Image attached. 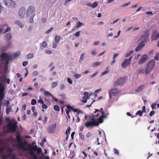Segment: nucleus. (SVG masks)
Segmentation results:
<instances>
[{"mask_svg":"<svg viewBox=\"0 0 159 159\" xmlns=\"http://www.w3.org/2000/svg\"><path fill=\"white\" fill-rule=\"evenodd\" d=\"M38 102L39 103H40L42 104H43L44 103L42 99H39L38 100Z\"/></svg>","mask_w":159,"mask_h":159,"instance_id":"nucleus-57","label":"nucleus"},{"mask_svg":"<svg viewBox=\"0 0 159 159\" xmlns=\"http://www.w3.org/2000/svg\"><path fill=\"white\" fill-rule=\"evenodd\" d=\"M98 4V3L97 2H95L93 4H92V7L93 8H94L97 6Z\"/></svg>","mask_w":159,"mask_h":159,"instance_id":"nucleus-32","label":"nucleus"},{"mask_svg":"<svg viewBox=\"0 0 159 159\" xmlns=\"http://www.w3.org/2000/svg\"><path fill=\"white\" fill-rule=\"evenodd\" d=\"M15 24L18 25L20 28H23L24 27V25L19 20H16L15 22Z\"/></svg>","mask_w":159,"mask_h":159,"instance_id":"nucleus-20","label":"nucleus"},{"mask_svg":"<svg viewBox=\"0 0 159 159\" xmlns=\"http://www.w3.org/2000/svg\"><path fill=\"white\" fill-rule=\"evenodd\" d=\"M5 3L6 5L10 7H14L16 6V2L13 0H5Z\"/></svg>","mask_w":159,"mask_h":159,"instance_id":"nucleus-9","label":"nucleus"},{"mask_svg":"<svg viewBox=\"0 0 159 159\" xmlns=\"http://www.w3.org/2000/svg\"><path fill=\"white\" fill-rule=\"evenodd\" d=\"M70 127H69V128L67 130H66V140H67L68 138V134H67V131L68 132V133H69V134H70Z\"/></svg>","mask_w":159,"mask_h":159,"instance_id":"nucleus-37","label":"nucleus"},{"mask_svg":"<svg viewBox=\"0 0 159 159\" xmlns=\"http://www.w3.org/2000/svg\"><path fill=\"white\" fill-rule=\"evenodd\" d=\"M66 113L67 115V117L69 118H70V116L69 115V112L70 111V110H69V109H66Z\"/></svg>","mask_w":159,"mask_h":159,"instance_id":"nucleus-46","label":"nucleus"},{"mask_svg":"<svg viewBox=\"0 0 159 159\" xmlns=\"http://www.w3.org/2000/svg\"><path fill=\"white\" fill-rule=\"evenodd\" d=\"M98 121L99 122V123H102L103 122V118L101 116L99 117Z\"/></svg>","mask_w":159,"mask_h":159,"instance_id":"nucleus-40","label":"nucleus"},{"mask_svg":"<svg viewBox=\"0 0 159 159\" xmlns=\"http://www.w3.org/2000/svg\"><path fill=\"white\" fill-rule=\"evenodd\" d=\"M101 64V62L100 61H97L96 62L93 64V67H96L97 66L99 65H100Z\"/></svg>","mask_w":159,"mask_h":159,"instance_id":"nucleus-30","label":"nucleus"},{"mask_svg":"<svg viewBox=\"0 0 159 159\" xmlns=\"http://www.w3.org/2000/svg\"><path fill=\"white\" fill-rule=\"evenodd\" d=\"M89 117H90V120H92V122H94V124H99L98 123L96 122L95 120V118L94 117V116L93 115L92 116H89Z\"/></svg>","mask_w":159,"mask_h":159,"instance_id":"nucleus-24","label":"nucleus"},{"mask_svg":"<svg viewBox=\"0 0 159 159\" xmlns=\"http://www.w3.org/2000/svg\"><path fill=\"white\" fill-rule=\"evenodd\" d=\"M79 135H80V138L82 139H84V136L82 133H80Z\"/></svg>","mask_w":159,"mask_h":159,"instance_id":"nucleus-59","label":"nucleus"},{"mask_svg":"<svg viewBox=\"0 0 159 159\" xmlns=\"http://www.w3.org/2000/svg\"><path fill=\"white\" fill-rule=\"evenodd\" d=\"M114 153L117 155H118L119 154V150L116 149H114Z\"/></svg>","mask_w":159,"mask_h":159,"instance_id":"nucleus-53","label":"nucleus"},{"mask_svg":"<svg viewBox=\"0 0 159 159\" xmlns=\"http://www.w3.org/2000/svg\"><path fill=\"white\" fill-rule=\"evenodd\" d=\"M7 76H6V75H5V76L4 77L3 79V80L4 81H6L7 83L8 84H9L10 81V80L9 79L7 78Z\"/></svg>","mask_w":159,"mask_h":159,"instance_id":"nucleus-26","label":"nucleus"},{"mask_svg":"<svg viewBox=\"0 0 159 159\" xmlns=\"http://www.w3.org/2000/svg\"><path fill=\"white\" fill-rule=\"evenodd\" d=\"M34 55L32 53H29L27 55V57L28 58H31L33 57Z\"/></svg>","mask_w":159,"mask_h":159,"instance_id":"nucleus-42","label":"nucleus"},{"mask_svg":"<svg viewBox=\"0 0 159 159\" xmlns=\"http://www.w3.org/2000/svg\"><path fill=\"white\" fill-rule=\"evenodd\" d=\"M45 52L48 54H50L52 53V51L49 50H47L45 51Z\"/></svg>","mask_w":159,"mask_h":159,"instance_id":"nucleus-63","label":"nucleus"},{"mask_svg":"<svg viewBox=\"0 0 159 159\" xmlns=\"http://www.w3.org/2000/svg\"><path fill=\"white\" fill-rule=\"evenodd\" d=\"M133 52V50H131L129 52H128L126 55V57H128L130 56L132 53Z\"/></svg>","mask_w":159,"mask_h":159,"instance_id":"nucleus-43","label":"nucleus"},{"mask_svg":"<svg viewBox=\"0 0 159 159\" xmlns=\"http://www.w3.org/2000/svg\"><path fill=\"white\" fill-rule=\"evenodd\" d=\"M37 151L38 153H40L42 152V149L41 148H38L37 150Z\"/></svg>","mask_w":159,"mask_h":159,"instance_id":"nucleus-58","label":"nucleus"},{"mask_svg":"<svg viewBox=\"0 0 159 159\" xmlns=\"http://www.w3.org/2000/svg\"><path fill=\"white\" fill-rule=\"evenodd\" d=\"M138 72L140 74H143L144 70L143 69H140L139 70Z\"/></svg>","mask_w":159,"mask_h":159,"instance_id":"nucleus-54","label":"nucleus"},{"mask_svg":"<svg viewBox=\"0 0 159 159\" xmlns=\"http://www.w3.org/2000/svg\"><path fill=\"white\" fill-rule=\"evenodd\" d=\"M25 12V8H21L18 12V14L20 16L22 17L24 15Z\"/></svg>","mask_w":159,"mask_h":159,"instance_id":"nucleus-15","label":"nucleus"},{"mask_svg":"<svg viewBox=\"0 0 159 159\" xmlns=\"http://www.w3.org/2000/svg\"><path fill=\"white\" fill-rule=\"evenodd\" d=\"M154 113L155 111H152L150 112L149 114V116H151L154 114Z\"/></svg>","mask_w":159,"mask_h":159,"instance_id":"nucleus-61","label":"nucleus"},{"mask_svg":"<svg viewBox=\"0 0 159 159\" xmlns=\"http://www.w3.org/2000/svg\"><path fill=\"white\" fill-rule=\"evenodd\" d=\"M84 25V24L83 23H81L80 22H78L77 23L76 26L77 28H78L80 26Z\"/></svg>","mask_w":159,"mask_h":159,"instance_id":"nucleus-31","label":"nucleus"},{"mask_svg":"<svg viewBox=\"0 0 159 159\" xmlns=\"http://www.w3.org/2000/svg\"><path fill=\"white\" fill-rule=\"evenodd\" d=\"M84 53H83L81 54V55L80 57V60L79 61V62H81V61H82V60H83V59L84 58Z\"/></svg>","mask_w":159,"mask_h":159,"instance_id":"nucleus-41","label":"nucleus"},{"mask_svg":"<svg viewBox=\"0 0 159 159\" xmlns=\"http://www.w3.org/2000/svg\"><path fill=\"white\" fill-rule=\"evenodd\" d=\"M37 103V101L36 100L34 99H32L31 100V104L32 105H34L36 104Z\"/></svg>","mask_w":159,"mask_h":159,"instance_id":"nucleus-36","label":"nucleus"},{"mask_svg":"<svg viewBox=\"0 0 159 159\" xmlns=\"http://www.w3.org/2000/svg\"><path fill=\"white\" fill-rule=\"evenodd\" d=\"M94 122H88L85 123V125L86 127L89 129L91 127V126H98L99 125V124H94Z\"/></svg>","mask_w":159,"mask_h":159,"instance_id":"nucleus-14","label":"nucleus"},{"mask_svg":"<svg viewBox=\"0 0 159 159\" xmlns=\"http://www.w3.org/2000/svg\"><path fill=\"white\" fill-rule=\"evenodd\" d=\"M143 112L139 110L136 113V115H139L140 116H143Z\"/></svg>","mask_w":159,"mask_h":159,"instance_id":"nucleus-29","label":"nucleus"},{"mask_svg":"<svg viewBox=\"0 0 159 159\" xmlns=\"http://www.w3.org/2000/svg\"><path fill=\"white\" fill-rule=\"evenodd\" d=\"M5 90V86L2 85L1 83H0V93H4Z\"/></svg>","mask_w":159,"mask_h":159,"instance_id":"nucleus-18","label":"nucleus"},{"mask_svg":"<svg viewBox=\"0 0 159 159\" xmlns=\"http://www.w3.org/2000/svg\"><path fill=\"white\" fill-rule=\"evenodd\" d=\"M159 38V33L157 30L153 31V34L152 35L151 39L152 41L156 40Z\"/></svg>","mask_w":159,"mask_h":159,"instance_id":"nucleus-11","label":"nucleus"},{"mask_svg":"<svg viewBox=\"0 0 159 159\" xmlns=\"http://www.w3.org/2000/svg\"><path fill=\"white\" fill-rule=\"evenodd\" d=\"M47 46V44L45 41L44 42L42 43V47H45Z\"/></svg>","mask_w":159,"mask_h":159,"instance_id":"nucleus-60","label":"nucleus"},{"mask_svg":"<svg viewBox=\"0 0 159 159\" xmlns=\"http://www.w3.org/2000/svg\"><path fill=\"white\" fill-rule=\"evenodd\" d=\"M109 93L110 99L112 98L113 96H116L118 94V89L115 88L111 89L109 91Z\"/></svg>","mask_w":159,"mask_h":159,"instance_id":"nucleus-5","label":"nucleus"},{"mask_svg":"<svg viewBox=\"0 0 159 159\" xmlns=\"http://www.w3.org/2000/svg\"><path fill=\"white\" fill-rule=\"evenodd\" d=\"M11 109V106H7L6 109V113L7 114H9Z\"/></svg>","mask_w":159,"mask_h":159,"instance_id":"nucleus-25","label":"nucleus"},{"mask_svg":"<svg viewBox=\"0 0 159 159\" xmlns=\"http://www.w3.org/2000/svg\"><path fill=\"white\" fill-rule=\"evenodd\" d=\"M155 65V61L152 59L147 63V66L145 70V73L146 75L149 74L152 70Z\"/></svg>","mask_w":159,"mask_h":159,"instance_id":"nucleus-3","label":"nucleus"},{"mask_svg":"<svg viewBox=\"0 0 159 159\" xmlns=\"http://www.w3.org/2000/svg\"><path fill=\"white\" fill-rule=\"evenodd\" d=\"M53 108L56 111H59L60 110V107L57 105H54Z\"/></svg>","mask_w":159,"mask_h":159,"instance_id":"nucleus-34","label":"nucleus"},{"mask_svg":"<svg viewBox=\"0 0 159 159\" xmlns=\"http://www.w3.org/2000/svg\"><path fill=\"white\" fill-rule=\"evenodd\" d=\"M10 27H7L5 30L4 32L3 33H6L7 32L10 30Z\"/></svg>","mask_w":159,"mask_h":159,"instance_id":"nucleus-64","label":"nucleus"},{"mask_svg":"<svg viewBox=\"0 0 159 159\" xmlns=\"http://www.w3.org/2000/svg\"><path fill=\"white\" fill-rule=\"evenodd\" d=\"M42 107L43 109H46L48 108V106L44 103L42 104Z\"/></svg>","mask_w":159,"mask_h":159,"instance_id":"nucleus-47","label":"nucleus"},{"mask_svg":"<svg viewBox=\"0 0 159 159\" xmlns=\"http://www.w3.org/2000/svg\"><path fill=\"white\" fill-rule=\"evenodd\" d=\"M145 88V85L142 84L139 86L137 89L135 90L136 93H139L141 92Z\"/></svg>","mask_w":159,"mask_h":159,"instance_id":"nucleus-16","label":"nucleus"},{"mask_svg":"<svg viewBox=\"0 0 159 159\" xmlns=\"http://www.w3.org/2000/svg\"><path fill=\"white\" fill-rule=\"evenodd\" d=\"M2 57L3 58L2 62L8 64L9 61L11 60L10 56L6 53L3 52L2 53Z\"/></svg>","mask_w":159,"mask_h":159,"instance_id":"nucleus-4","label":"nucleus"},{"mask_svg":"<svg viewBox=\"0 0 159 159\" xmlns=\"http://www.w3.org/2000/svg\"><path fill=\"white\" fill-rule=\"evenodd\" d=\"M125 82V78H121L115 82L114 83V86H117L123 84Z\"/></svg>","mask_w":159,"mask_h":159,"instance_id":"nucleus-8","label":"nucleus"},{"mask_svg":"<svg viewBox=\"0 0 159 159\" xmlns=\"http://www.w3.org/2000/svg\"><path fill=\"white\" fill-rule=\"evenodd\" d=\"M132 57H130L129 59H126L121 64V66L124 68L126 67L127 66H129L131 64Z\"/></svg>","mask_w":159,"mask_h":159,"instance_id":"nucleus-6","label":"nucleus"},{"mask_svg":"<svg viewBox=\"0 0 159 159\" xmlns=\"http://www.w3.org/2000/svg\"><path fill=\"white\" fill-rule=\"evenodd\" d=\"M66 87L64 84H62L61 86V90H63Z\"/></svg>","mask_w":159,"mask_h":159,"instance_id":"nucleus-62","label":"nucleus"},{"mask_svg":"<svg viewBox=\"0 0 159 159\" xmlns=\"http://www.w3.org/2000/svg\"><path fill=\"white\" fill-rule=\"evenodd\" d=\"M34 11L35 10L34 7L30 6L27 11L26 14L27 16H34L35 15L34 14Z\"/></svg>","mask_w":159,"mask_h":159,"instance_id":"nucleus-7","label":"nucleus"},{"mask_svg":"<svg viewBox=\"0 0 159 159\" xmlns=\"http://www.w3.org/2000/svg\"><path fill=\"white\" fill-rule=\"evenodd\" d=\"M156 104L155 103H152L151 105V107L152 109H154L156 107Z\"/></svg>","mask_w":159,"mask_h":159,"instance_id":"nucleus-56","label":"nucleus"},{"mask_svg":"<svg viewBox=\"0 0 159 159\" xmlns=\"http://www.w3.org/2000/svg\"><path fill=\"white\" fill-rule=\"evenodd\" d=\"M148 58V57L147 55H143L139 60V64H141L145 63L146 61V60Z\"/></svg>","mask_w":159,"mask_h":159,"instance_id":"nucleus-12","label":"nucleus"},{"mask_svg":"<svg viewBox=\"0 0 159 159\" xmlns=\"http://www.w3.org/2000/svg\"><path fill=\"white\" fill-rule=\"evenodd\" d=\"M67 82L68 83H69L70 84H72V80H71V79L70 78H67Z\"/></svg>","mask_w":159,"mask_h":159,"instance_id":"nucleus-52","label":"nucleus"},{"mask_svg":"<svg viewBox=\"0 0 159 159\" xmlns=\"http://www.w3.org/2000/svg\"><path fill=\"white\" fill-rule=\"evenodd\" d=\"M74 77L76 79H78L80 78L81 77V75L80 74H76L74 75Z\"/></svg>","mask_w":159,"mask_h":159,"instance_id":"nucleus-48","label":"nucleus"},{"mask_svg":"<svg viewBox=\"0 0 159 159\" xmlns=\"http://www.w3.org/2000/svg\"><path fill=\"white\" fill-rule=\"evenodd\" d=\"M28 62L27 61H24L22 63V65L24 66H25L28 64Z\"/></svg>","mask_w":159,"mask_h":159,"instance_id":"nucleus-55","label":"nucleus"},{"mask_svg":"<svg viewBox=\"0 0 159 159\" xmlns=\"http://www.w3.org/2000/svg\"><path fill=\"white\" fill-rule=\"evenodd\" d=\"M17 142L18 143L17 146L20 148H22L25 151L30 150V154L32 156L35 154L33 150L31 149H29L25 147L27 145V143L26 141H24L23 142L22 141V139L20 137V133L18 132L17 133V134L16 137Z\"/></svg>","mask_w":159,"mask_h":159,"instance_id":"nucleus-1","label":"nucleus"},{"mask_svg":"<svg viewBox=\"0 0 159 159\" xmlns=\"http://www.w3.org/2000/svg\"><path fill=\"white\" fill-rule=\"evenodd\" d=\"M154 59L156 60H157L159 59V53L155 56Z\"/></svg>","mask_w":159,"mask_h":159,"instance_id":"nucleus-50","label":"nucleus"},{"mask_svg":"<svg viewBox=\"0 0 159 159\" xmlns=\"http://www.w3.org/2000/svg\"><path fill=\"white\" fill-rule=\"evenodd\" d=\"M17 128V122L16 121H10L6 125L7 132L13 133L16 131Z\"/></svg>","mask_w":159,"mask_h":159,"instance_id":"nucleus-2","label":"nucleus"},{"mask_svg":"<svg viewBox=\"0 0 159 159\" xmlns=\"http://www.w3.org/2000/svg\"><path fill=\"white\" fill-rule=\"evenodd\" d=\"M38 148L37 145H35L34 146H32L31 147V149H32V150L36 151L37 150V149Z\"/></svg>","mask_w":159,"mask_h":159,"instance_id":"nucleus-38","label":"nucleus"},{"mask_svg":"<svg viewBox=\"0 0 159 159\" xmlns=\"http://www.w3.org/2000/svg\"><path fill=\"white\" fill-rule=\"evenodd\" d=\"M146 14L149 15H153V13L152 11H149L146 12L145 13Z\"/></svg>","mask_w":159,"mask_h":159,"instance_id":"nucleus-49","label":"nucleus"},{"mask_svg":"<svg viewBox=\"0 0 159 159\" xmlns=\"http://www.w3.org/2000/svg\"><path fill=\"white\" fill-rule=\"evenodd\" d=\"M5 94L4 93H0V102H2V100L3 99Z\"/></svg>","mask_w":159,"mask_h":159,"instance_id":"nucleus-27","label":"nucleus"},{"mask_svg":"<svg viewBox=\"0 0 159 159\" xmlns=\"http://www.w3.org/2000/svg\"><path fill=\"white\" fill-rule=\"evenodd\" d=\"M58 84V83L57 82H52V88H55L57 85Z\"/></svg>","mask_w":159,"mask_h":159,"instance_id":"nucleus-28","label":"nucleus"},{"mask_svg":"<svg viewBox=\"0 0 159 159\" xmlns=\"http://www.w3.org/2000/svg\"><path fill=\"white\" fill-rule=\"evenodd\" d=\"M67 108L70 110H70H73V111L74 112H76L78 111V109H74L72 107H71L70 105H67Z\"/></svg>","mask_w":159,"mask_h":159,"instance_id":"nucleus-22","label":"nucleus"},{"mask_svg":"<svg viewBox=\"0 0 159 159\" xmlns=\"http://www.w3.org/2000/svg\"><path fill=\"white\" fill-rule=\"evenodd\" d=\"M61 37L60 36H58L57 35H56L55 38V42L57 43H58L60 39H61Z\"/></svg>","mask_w":159,"mask_h":159,"instance_id":"nucleus-21","label":"nucleus"},{"mask_svg":"<svg viewBox=\"0 0 159 159\" xmlns=\"http://www.w3.org/2000/svg\"><path fill=\"white\" fill-rule=\"evenodd\" d=\"M5 37L7 40L9 41L11 39L12 36L11 33H8L5 35Z\"/></svg>","mask_w":159,"mask_h":159,"instance_id":"nucleus-19","label":"nucleus"},{"mask_svg":"<svg viewBox=\"0 0 159 159\" xmlns=\"http://www.w3.org/2000/svg\"><path fill=\"white\" fill-rule=\"evenodd\" d=\"M148 32H145L141 36V39L142 40H144V42H147L148 41Z\"/></svg>","mask_w":159,"mask_h":159,"instance_id":"nucleus-13","label":"nucleus"},{"mask_svg":"<svg viewBox=\"0 0 159 159\" xmlns=\"http://www.w3.org/2000/svg\"><path fill=\"white\" fill-rule=\"evenodd\" d=\"M145 42L144 41V40H143L141 42L139 43L138 45L140 46L141 48H142L145 46L144 43Z\"/></svg>","mask_w":159,"mask_h":159,"instance_id":"nucleus-33","label":"nucleus"},{"mask_svg":"<svg viewBox=\"0 0 159 159\" xmlns=\"http://www.w3.org/2000/svg\"><path fill=\"white\" fill-rule=\"evenodd\" d=\"M44 95L46 97H52V94L48 91H45L44 92Z\"/></svg>","mask_w":159,"mask_h":159,"instance_id":"nucleus-23","label":"nucleus"},{"mask_svg":"<svg viewBox=\"0 0 159 159\" xmlns=\"http://www.w3.org/2000/svg\"><path fill=\"white\" fill-rule=\"evenodd\" d=\"M130 2H129L126 3L124 4L123 5H122L121 6V7H125L126 6H128L130 4Z\"/></svg>","mask_w":159,"mask_h":159,"instance_id":"nucleus-51","label":"nucleus"},{"mask_svg":"<svg viewBox=\"0 0 159 159\" xmlns=\"http://www.w3.org/2000/svg\"><path fill=\"white\" fill-rule=\"evenodd\" d=\"M30 18L29 20V22L30 23H32L33 22V18L34 16H30Z\"/></svg>","mask_w":159,"mask_h":159,"instance_id":"nucleus-44","label":"nucleus"},{"mask_svg":"<svg viewBox=\"0 0 159 159\" xmlns=\"http://www.w3.org/2000/svg\"><path fill=\"white\" fill-rule=\"evenodd\" d=\"M88 99V98L87 97H83L82 98V102L85 103L87 102V99Z\"/></svg>","mask_w":159,"mask_h":159,"instance_id":"nucleus-35","label":"nucleus"},{"mask_svg":"<svg viewBox=\"0 0 159 159\" xmlns=\"http://www.w3.org/2000/svg\"><path fill=\"white\" fill-rule=\"evenodd\" d=\"M48 119V117L47 116H46L44 117V119L43 120V123L44 124H46V123L47 122V120Z\"/></svg>","mask_w":159,"mask_h":159,"instance_id":"nucleus-39","label":"nucleus"},{"mask_svg":"<svg viewBox=\"0 0 159 159\" xmlns=\"http://www.w3.org/2000/svg\"><path fill=\"white\" fill-rule=\"evenodd\" d=\"M101 112L102 115L101 116L103 118H106L107 117V116L106 114H104V112L103 111H100L98 109H96L95 111V113H96L97 112Z\"/></svg>","mask_w":159,"mask_h":159,"instance_id":"nucleus-17","label":"nucleus"},{"mask_svg":"<svg viewBox=\"0 0 159 159\" xmlns=\"http://www.w3.org/2000/svg\"><path fill=\"white\" fill-rule=\"evenodd\" d=\"M142 48L141 47H140V46H138L136 48H135V50L136 52L140 50H141L142 49Z\"/></svg>","mask_w":159,"mask_h":159,"instance_id":"nucleus-45","label":"nucleus"},{"mask_svg":"<svg viewBox=\"0 0 159 159\" xmlns=\"http://www.w3.org/2000/svg\"><path fill=\"white\" fill-rule=\"evenodd\" d=\"M57 124L54 123L50 126L48 128V131L49 133H52L55 132V131L56 129Z\"/></svg>","mask_w":159,"mask_h":159,"instance_id":"nucleus-10","label":"nucleus"}]
</instances>
